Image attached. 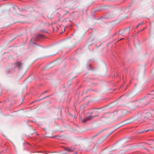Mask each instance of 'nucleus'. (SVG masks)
Returning <instances> with one entry per match:
<instances>
[{
	"label": "nucleus",
	"instance_id": "14",
	"mask_svg": "<svg viewBox=\"0 0 154 154\" xmlns=\"http://www.w3.org/2000/svg\"><path fill=\"white\" fill-rule=\"evenodd\" d=\"M100 133V132H99L98 133H97V134H96V135H94V136H93L92 137V138H94V137H96V136H97L98 134H99Z\"/></svg>",
	"mask_w": 154,
	"mask_h": 154
},
{
	"label": "nucleus",
	"instance_id": "12",
	"mask_svg": "<svg viewBox=\"0 0 154 154\" xmlns=\"http://www.w3.org/2000/svg\"><path fill=\"white\" fill-rule=\"evenodd\" d=\"M63 11L64 12L65 14H67L69 12V11H66L65 10H64Z\"/></svg>",
	"mask_w": 154,
	"mask_h": 154
},
{
	"label": "nucleus",
	"instance_id": "24",
	"mask_svg": "<svg viewBox=\"0 0 154 154\" xmlns=\"http://www.w3.org/2000/svg\"><path fill=\"white\" fill-rule=\"evenodd\" d=\"M144 30V29H143V30Z\"/></svg>",
	"mask_w": 154,
	"mask_h": 154
},
{
	"label": "nucleus",
	"instance_id": "20",
	"mask_svg": "<svg viewBox=\"0 0 154 154\" xmlns=\"http://www.w3.org/2000/svg\"><path fill=\"white\" fill-rule=\"evenodd\" d=\"M47 92V91H45V92H44V93H43V94H45V93H46Z\"/></svg>",
	"mask_w": 154,
	"mask_h": 154
},
{
	"label": "nucleus",
	"instance_id": "8",
	"mask_svg": "<svg viewBox=\"0 0 154 154\" xmlns=\"http://www.w3.org/2000/svg\"><path fill=\"white\" fill-rule=\"evenodd\" d=\"M44 36L43 35L41 34H38L36 36V38L35 40H37L39 39H42Z\"/></svg>",
	"mask_w": 154,
	"mask_h": 154
},
{
	"label": "nucleus",
	"instance_id": "19",
	"mask_svg": "<svg viewBox=\"0 0 154 154\" xmlns=\"http://www.w3.org/2000/svg\"><path fill=\"white\" fill-rule=\"evenodd\" d=\"M109 135H108L107 136V137H105V139H106V138H107L108 137V136H109Z\"/></svg>",
	"mask_w": 154,
	"mask_h": 154
},
{
	"label": "nucleus",
	"instance_id": "5",
	"mask_svg": "<svg viewBox=\"0 0 154 154\" xmlns=\"http://www.w3.org/2000/svg\"><path fill=\"white\" fill-rule=\"evenodd\" d=\"M14 68L17 67L19 69L23 68L24 67V64L20 61L16 62L14 65Z\"/></svg>",
	"mask_w": 154,
	"mask_h": 154
},
{
	"label": "nucleus",
	"instance_id": "10",
	"mask_svg": "<svg viewBox=\"0 0 154 154\" xmlns=\"http://www.w3.org/2000/svg\"><path fill=\"white\" fill-rule=\"evenodd\" d=\"M136 95L135 94H134L133 93H131L128 95V97L129 98H132Z\"/></svg>",
	"mask_w": 154,
	"mask_h": 154
},
{
	"label": "nucleus",
	"instance_id": "6",
	"mask_svg": "<svg viewBox=\"0 0 154 154\" xmlns=\"http://www.w3.org/2000/svg\"><path fill=\"white\" fill-rule=\"evenodd\" d=\"M98 116V115H96L94 116H90L88 117H85L84 120H82L83 123H85L87 122L88 121L93 119L97 117Z\"/></svg>",
	"mask_w": 154,
	"mask_h": 154
},
{
	"label": "nucleus",
	"instance_id": "26",
	"mask_svg": "<svg viewBox=\"0 0 154 154\" xmlns=\"http://www.w3.org/2000/svg\"><path fill=\"white\" fill-rule=\"evenodd\" d=\"M153 99L154 100H153V101H154V98H153Z\"/></svg>",
	"mask_w": 154,
	"mask_h": 154
},
{
	"label": "nucleus",
	"instance_id": "23",
	"mask_svg": "<svg viewBox=\"0 0 154 154\" xmlns=\"http://www.w3.org/2000/svg\"><path fill=\"white\" fill-rule=\"evenodd\" d=\"M123 39V38L121 39ZM121 39L119 40H121Z\"/></svg>",
	"mask_w": 154,
	"mask_h": 154
},
{
	"label": "nucleus",
	"instance_id": "2",
	"mask_svg": "<svg viewBox=\"0 0 154 154\" xmlns=\"http://www.w3.org/2000/svg\"><path fill=\"white\" fill-rule=\"evenodd\" d=\"M140 103L139 101H136L130 103L128 105V106L132 110H134L136 108L140 106Z\"/></svg>",
	"mask_w": 154,
	"mask_h": 154
},
{
	"label": "nucleus",
	"instance_id": "16",
	"mask_svg": "<svg viewBox=\"0 0 154 154\" xmlns=\"http://www.w3.org/2000/svg\"><path fill=\"white\" fill-rule=\"evenodd\" d=\"M152 129H148V130H146V132L147 131H152Z\"/></svg>",
	"mask_w": 154,
	"mask_h": 154
},
{
	"label": "nucleus",
	"instance_id": "25",
	"mask_svg": "<svg viewBox=\"0 0 154 154\" xmlns=\"http://www.w3.org/2000/svg\"><path fill=\"white\" fill-rule=\"evenodd\" d=\"M142 132H143V131H142ZM142 132H141L140 133H142Z\"/></svg>",
	"mask_w": 154,
	"mask_h": 154
},
{
	"label": "nucleus",
	"instance_id": "21",
	"mask_svg": "<svg viewBox=\"0 0 154 154\" xmlns=\"http://www.w3.org/2000/svg\"><path fill=\"white\" fill-rule=\"evenodd\" d=\"M77 153V152L74 153L73 154H76Z\"/></svg>",
	"mask_w": 154,
	"mask_h": 154
},
{
	"label": "nucleus",
	"instance_id": "22",
	"mask_svg": "<svg viewBox=\"0 0 154 154\" xmlns=\"http://www.w3.org/2000/svg\"><path fill=\"white\" fill-rule=\"evenodd\" d=\"M33 40V39H31V41H32V40Z\"/></svg>",
	"mask_w": 154,
	"mask_h": 154
},
{
	"label": "nucleus",
	"instance_id": "18",
	"mask_svg": "<svg viewBox=\"0 0 154 154\" xmlns=\"http://www.w3.org/2000/svg\"><path fill=\"white\" fill-rule=\"evenodd\" d=\"M122 143H124V142H125V141L124 140H122Z\"/></svg>",
	"mask_w": 154,
	"mask_h": 154
},
{
	"label": "nucleus",
	"instance_id": "7",
	"mask_svg": "<svg viewBox=\"0 0 154 154\" xmlns=\"http://www.w3.org/2000/svg\"><path fill=\"white\" fill-rule=\"evenodd\" d=\"M64 149L66 151L65 153H66L73 151L74 150V148L72 147H65L64 148Z\"/></svg>",
	"mask_w": 154,
	"mask_h": 154
},
{
	"label": "nucleus",
	"instance_id": "13",
	"mask_svg": "<svg viewBox=\"0 0 154 154\" xmlns=\"http://www.w3.org/2000/svg\"><path fill=\"white\" fill-rule=\"evenodd\" d=\"M142 23H139L136 26V28H137L140 25H142Z\"/></svg>",
	"mask_w": 154,
	"mask_h": 154
},
{
	"label": "nucleus",
	"instance_id": "15",
	"mask_svg": "<svg viewBox=\"0 0 154 154\" xmlns=\"http://www.w3.org/2000/svg\"><path fill=\"white\" fill-rule=\"evenodd\" d=\"M50 154H58V153L56 152H54L51 153Z\"/></svg>",
	"mask_w": 154,
	"mask_h": 154
},
{
	"label": "nucleus",
	"instance_id": "9",
	"mask_svg": "<svg viewBox=\"0 0 154 154\" xmlns=\"http://www.w3.org/2000/svg\"><path fill=\"white\" fill-rule=\"evenodd\" d=\"M152 114L149 112H147L146 113L144 116V117L147 119H149L152 117Z\"/></svg>",
	"mask_w": 154,
	"mask_h": 154
},
{
	"label": "nucleus",
	"instance_id": "4",
	"mask_svg": "<svg viewBox=\"0 0 154 154\" xmlns=\"http://www.w3.org/2000/svg\"><path fill=\"white\" fill-rule=\"evenodd\" d=\"M130 31V27H128L123 30L119 31V35H123L126 36L129 34Z\"/></svg>",
	"mask_w": 154,
	"mask_h": 154
},
{
	"label": "nucleus",
	"instance_id": "17",
	"mask_svg": "<svg viewBox=\"0 0 154 154\" xmlns=\"http://www.w3.org/2000/svg\"><path fill=\"white\" fill-rule=\"evenodd\" d=\"M150 147L151 148H152V149H153V150H154V147H152V146H150Z\"/></svg>",
	"mask_w": 154,
	"mask_h": 154
},
{
	"label": "nucleus",
	"instance_id": "27",
	"mask_svg": "<svg viewBox=\"0 0 154 154\" xmlns=\"http://www.w3.org/2000/svg\"><path fill=\"white\" fill-rule=\"evenodd\" d=\"M152 141L154 142V140H152Z\"/></svg>",
	"mask_w": 154,
	"mask_h": 154
},
{
	"label": "nucleus",
	"instance_id": "3",
	"mask_svg": "<svg viewBox=\"0 0 154 154\" xmlns=\"http://www.w3.org/2000/svg\"><path fill=\"white\" fill-rule=\"evenodd\" d=\"M23 142L21 143L19 142H15L14 143V146L17 150L20 151L23 149Z\"/></svg>",
	"mask_w": 154,
	"mask_h": 154
},
{
	"label": "nucleus",
	"instance_id": "1",
	"mask_svg": "<svg viewBox=\"0 0 154 154\" xmlns=\"http://www.w3.org/2000/svg\"><path fill=\"white\" fill-rule=\"evenodd\" d=\"M126 111H124L122 112L115 111L112 114V116L115 119H118L123 116L126 112Z\"/></svg>",
	"mask_w": 154,
	"mask_h": 154
},
{
	"label": "nucleus",
	"instance_id": "11",
	"mask_svg": "<svg viewBox=\"0 0 154 154\" xmlns=\"http://www.w3.org/2000/svg\"><path fill=\"white\" fill-rule=\"evenodd\" d=\"M33 44L35 45L34 47H37L38 48H40V46L38 45L37 44H36L35 43H33Z\"/></svg>",
	"mask_w": 154,
	"mask_h": 154
}]
</instances>
